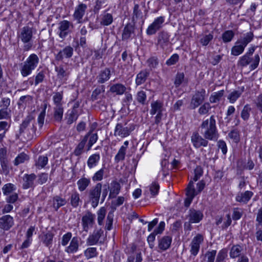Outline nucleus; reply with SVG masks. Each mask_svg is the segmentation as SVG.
I'll return each instance as SVG.
<instances>
[{
  "instance_id": "f257e3e1",
  "label": "nucleus",
  "mask_w": 262,
  "mask_h": 262,
  "mask_svg": "<svg viewBox=\"0 0 262 262\" xmlns=\"http://www.w3.org/2000/svg\"><path fill=\"white\" fill-rule=\"evenodd\" d=\"M201 133L206 139L211 141H216L219 135L216 126V120L213 115L209 119L203 121L201 124Z\"/></svg>"
},
{
  "instance_id": "f03ea898",
  "label": "nucleus",
  "mask_w": 262,
  "mask_h": 262,
  "mask_svg": "<svg viewBox=\"0 0 262 262\" xmlns=\"http://www.w3.org/2000/svg\"><path fill=\"white\" fill-rule=\"evenodd\" d=\"M35 29L33 27L26 26L21 28L17 32V38L24 44L23 50L28 51L33 46L32 38Z\"/></svg>"
},
{
  "instance_id": "7ed1b4c3",
  "label": "nucleus",
  "mask_w": 262,
  "mask_h": 262,
  "mask_svg": "<svg viewBox=\"0 0 262 262\" xmlns=\"http://www.w3.org/2000/svg\"><path fill=\"white\" fill-rule=\"evenodd\" d=\"M39 62V58L35 54H31L26 60L21 64L20 72L23 77H27L30 75Z\"/></svg>"
},
{
  "instance_id": "20e7f679",
  "label": "nucleus",
  "mask_w": 262,
  "mask_h": 262,
  "mask_svg": "<svg viewBox=\"0 0 262 262\" xmlns=\"http://www.w3.org/2000/svg\"><path fill=\"white\" fill-rule=\"evenodd\" d=\"M35 124V119L33 116L32 115H28L20 125L19 133L22 134L25 131H28L29 132L28 139H32L35 135L36 130Z\"/></svg>"
},
{
  "instance_id": "39448f33",
  "label": "nucleus",
  "mask_w": 262,
  "mask_h": 262,
  "mask_svg": "<svg viewBox=\"0 0 262 262\" xmlns=\"http://www.w3.org/2000/svg\"><path fill=\"white\" fill-rule=\"evenodd\" d=\"M106 239V235L101 228H95L92 233H90L86 240L88 246L102 245Z\"/></svg>"
},
{
  "instance_id": "423d86ee",
  "label": "nucleus",
  "mask_w": 262,
  "mask_h": 262,
  "mask_svg": "<svg viewBox=\"0 0 262 262\" xmlns=\"http://www.w3.org/2000/svg\"><path fill=\"white\" fill-rule=\"evenodd\" d=\"M101 189L102 184L98 183L88 191L89 200L94 208L98 205L101 196Z\"/></svg>"
},
{
  "instance_id": "0eeeda50",
  "label": "nucleus",
  "mask_w": 262,
  "mask_h": 262,
  "mask_svg": "<svg viewBox=\"0 0 262 262\" xmlns=\"http://www.w3.org/2000/svg\"><path fill=\"white\" fill-rule=\"evenodd\" d=\"M259 61L258 54L255 55L253 58L245 54L240 57L237 62V66L244 68L250 64V69L253 70L258 67Z\"/></svg>"
},
{
  "instance_id": "6e6552de",
  "label": "nucleus",
  "mask_w": 262,
  "mask_h": 262,
  "mask_svg": "<svg viewBox=\"0 0 262 262\" xmlns=\"http://www.w3.org/2000/svg\"><path fill=\"white\" fill-rule=\"evenodd\" d=\"M127 122L128 121L125 120L121 122L117 123L114 130L115 136L125 138L130 134L131 132L134 129V128H132L129 125H127Z\"/></svg>"
},
{
  "instance_id": "1a4fd4ad",
  "label": "nucleus",
  "mask_w": 262,
  "mask_h": 262,
  "mask_svg": "<svg viewBox=\"0 0 262 262\" xmlns=\"http://www.w3.org/2000/svg\"><path fill=\"white\" fill-rule=\"evenodd\" d=\"M206 97V91L204 89L195 91L194 94L192 95L189 108L191 110H194L205 101Z\"/></svg>"
},
{
  "instance_id": "9d476101",
  "label": "nucleus",
  "mask_w": 262,
  "mask_h": 262,
  "mask_svg": "<svg viewBox=\"0 0 262 262\" xmlns=\"http://www.w3.org/2000/svg\"><path fill=\"white\" fill-rule=\"evenodd\" d=\"M165 20V18L163 16H160L156 18L147 27L146 30L147 35L151 36L156 34L164 26Z\"/></svg>"
},
{
  "instance_id": "9b49d317",
  "label": "nucleus",
  "mask_w": 262,
  "mask_h": 262,
  "mask_svg": "<svg viewBox=\"0 0 262 262\" xmlns=\"http://www.w3.org/2000/svg\"><path fill=\"white\" fill-rule=\"evenodd\" d=\"M95 214L92 213L89 210L85 211L81 219V224L83 231L87 232L90 229L92 228L95 224Z\"/></svg>"
},
{
  "instance_id": "f8f14e48",
  "label": "nucleus",
  "mask_w": 262,
  "mask_h": 262,
  "mask_svg": "<svg viewBox=\"0 0 262 262\" xmlns=\"http://www.w3.org/2000/svg\"><path fill=\"white\" fill-rule=\"evenodd\" d=\"M207 139L201 136L197 132H193L191 137V141L193 146L196 148L206 147L208 144Z\"/></svg>"
},
{
  "instance_id": "ddd939ff",
  "label": "nucleus",
  "mask_w": 262,
  "mask_h": 262,
  "mask_svg": "<svg viewBox=\"0 0 262 262\" xmlns=\"http://www.w3.org/2000/svg\"><path fill=\"white\" fill-rule=\"evenodd\" d=\"M204 217L203 213L199 210L190 208L186 215V219L192 223H198L201 221Z\"/></svg>"
},
{
  "instance_id": "4468645a",
  "label": "nucleus",
  "mask_w": 262,
  "mask_h": 262,
  "mask_svg": "<svg viewBox=\"0 0 262 262\" xmlns=\"http://www.w3.org/2000/svg\"><path fill=\"white\" fill-rule=\"evenodd\" d=\"M73 54V48L70 46H67L62 50H60L55 55V59L56 61H62L63 58H70Z\"/></svg>"
},
{
  "instance_id": "2eb2a0df",
  "label": "nucleus",
  "mask_w": 262,
  "mask_h": 262,
  "mask_svg": "<svg viewBox=\"0 0 262 262\" xmlns=\"http://www.w3.org/2000/svg\"><path fill=\"white\" fill-rule=\"evenodd\" d=\"M203 241V237L201 234H198L193 237L190 245V252L192 255L195 256L198 254Z\"/></svg>"
},
{
  "instance_id": "dca6fc26",
  "label": "nucleus",
  "mask_w": 262,
  "mask_h": 262,
  "mask_svg": "<svg viewBox=\"0 0 262 262\" xmlns=\"http://www.w3.org/2000/svg\"><path fill=\"white\" fill-rule=\"evenodd\" d=\"M88 6L83 3L79 4L75 8L73 14L74 18L77 21L78 23H82V19L85 14Z\"/></svg>"
},
{
  "instance_id": "f3484780",
  "label": "nucleus",
  "mask_w": 262,
  "mask_h": 262,
  "mask_svg": "<svg viewBox=\"0 0 262 262\" xmlns=\"http://www.w3.org/2000/svg\"><path fill=\"white\" fill-rule=\"evenodd\" d=\"M172 237L169 235L164 236L158 239L157 250L159 252L165 251L168 249L171 244Z\"/></svg>"
},
{
  "instance_id": "a211bd4d",
  "label": "nucleus",
  "mask_w": 262,
  "mask_h": 262,
  "mask_svg": "<svg viewBox=\"0 0 262 262\" xmlns=\"http://www.w3.org/2000/svg\"><path fill=\"white\" fill-rule=\"evenodd\" d=\"M170 43L169 35L164 31L160 32L158 35V45L162 49H166Z\"/></svg>"
},
{
  "instance_id": "6ab92c4d",
  "label": "nucleus",
  "mask_w": 262,
  "mask_h": 262,
  "mask_svg": "<svg viewBox=\"0 0 262 262\" xmlns=\"http://www.w3.org/2000/svg\"><path fill=\"white\" fill-rule=\"evenodd\" d=\"M14 225V219L10 215H4L0 217V229L9 230Z\"/></svg>"
},
{
  "instance_id": "aec40b11",
  "label": "nucleus",
  "mask_w": 262,
  "mask_h": 262,
  "mask_svg": "<svg viewBox=\"0 0 262 262\" xmlns=\"http://www.w3.org/2000/svg\"><path fill=\"white\" fill-rule=\"evenodd\" d=\"M55 71L57 73V77L62 81H66L70 74L69 69L63 64L55 67Z\"/></svg>"
},
{
  "instance_id": "412c9836",
  "label": "nucleus",
  "mask_w": 262,
  "mask_h": 262,
  "mask_svg": "<svg viewBox=\"0 0 262 262\" xmlns=\"http://www.w3.org/2000/svg\"><path fill=\"white\" fill-rule=\"evenodd\" d=\"M254 193L251 191L247 190L245 192H239L237 193L235 196V201L240 203L244 204H247Z\"/></svg>"
},
{
  "instance_id": "4be33fe9",
  "label": "nucleus",
  "mask_w": 262,
  "mask_h": 262,
  "mask_svg": "<svg viewBox=\"0 0 262 262\" xmlns=\"http://www.w3.org/2000/svg\"><path fill=\"white\" fill-rule=\"evenodd\" d=\"M67 201L65 198L63 197L62 194L56 195L52 199V207L55 210L57 211L61 207L66 205Z\"/></svg>"
},
{
  "instance_id": "5701e85b",
  "label": "nucleus",
  "mask_w": 262,
  "mask_h": 262,
  "mask_svg": "<svg viewBox=\"0 0 262 262\" xmlns=\"http://www.w3.org/2000/svg\"><path fill=\"white\" fill-rule=\"evenodd\" d=\"M70 26H72V24L68 20H63L59 24L58 29L59 30V36L63 39L68 34V30Z\"/></svg>"
},
{
  "instance_id": "b1692460",
  "label": "nucleus",
  "mask_w": 262,
  "mask_h": 262,
  "mask_svg": "<svg viewBox=\"0 0 262 262\" xmlns=\"http://www.w3.org/2000/svg\"><path fill=\"white\" fill-rule=\"evenodd\" d=\"M79 238L77 236L73 237L70 241V245L65 249V251L69 253H75L77 252L79 247Z\"/></svg>"
},
{
  "instance_id": "393cba45",
  "label": "nucleus",
  "mask_w": 262,
  "mask_h": 262,
  "mask_svg": "<svg viewBox=\"0 0 262 262\" xmlns=\"http://www.w3.org/2000/svg\"><path fill=\"white\" fill-rule=\"evenodd\" d=\"M36 178L34 173L30 174H25L23 177V187L24 189H28L34 186V181Z\"/></svg>"
},
{
  "instance_id": "a878e982",
  "label": "nucleus",
  "mask_w": 262,
  "mask_h": 262,
  "mask_svg": "<svg viewBox=\"0 0 262 262\" xmlns=\"http://www.w3.org/2000/svg\"><path fill=\"white\" fill-rule=\"evenodd\" d=\"M163 103L161 101L156 100L151 102L150 106V114L151 115H155L156 113H162L164 108Z\"/></svg>"
},
{
  "instance_id": "bb28decb",
  "label": "nucleus",
  "mask_w": 262,
  "mask_h": 262,
  "mask_svg": "<svg viewBox=\"0 0 262 262\" xmlns=\"http://www.w3.org/2000/svg\"><path fill=\"white\" fill-rule=\"evenodd\" d=\"M135 25L134 24L127 23L125 25L122 34L123 40L128 39L131 37L132 34L134 33Z\"/></svg>"
},
{
  "instance_id": "cd10ccee",
  "label": "nucleus",
  "mask_w": 262,
  "mask_h": 262,
  "mask_svg": "<svg viewBox=\"0 0 262 262\" xmlns=\"http://www.w3.org/2000/svg\"><path fill=\"white\" fill-rule=\"evenodd\" d=\"M91 131H89L83 138L80 143L78 144L77 147L75 148L74 150V154L76 156H80L83 152V149L85 145V144L88 141L89 137H90V134H91Z\"/></svg>"
},
{
  "instance_id": "c85d7f7f",
  "label": "nucleus",
  "mask_w": 262,
  "mask_h": 262,
  "mask_svg": "<svg viewBox=\"0 0 262 262\" xmlns=\"http://www.w3.org/2000/svg\"><path fill=\"white\" fill-rule=\"evenodd\" d=\"M111 74L109 68H105L101 70L97 77V81L99 83H103L110 78Z\"/></svg>"
},
{
  "instance_id": "c756f323",
  "label": "nucleus",
  "mask_w": 262,
  "mask_h": 262,
  "mask_svg": "<svg viewBox=\"0 0 262 262\" xmlns=\"http://www.w3.org/2000/svg\"><path fill=\"white\" fill-rule=\"evenodd\" d=\"M149 75V72L147 70L141 71L136 76L135 83L138 86L144 83Z\"/></svg>"
},
{
  "instance_id": "7c9ffc66",
  "label": "nucleus",
  "mask_w": 262,
  "mask_h": 262,
  "mask_svg": "<svg viewBox=\"0 0 262 262\" xmlns=\"http://www.w3.org/2000/svg\"><path fill=\"white\" fill-rule=\"evenodd\" d=\"M132 22L135 24L139 19H142V23H144V19H143V13L140 9L138 4H135L133 8V12L132 15Z\"/></svg>"
},
{
  "instance_id": "2f4dec72",
  "label": "nucleus",
  "mask_w": 262,
  "mask_h": 262,
  "mask_svg": "<svg viewBox=\"0 0 262 262\" xmlns=\"http://www.w3.org/2000/svg\"><path fill=\"white\" fill-rule=\"evenodd\" d=\"M120 184L117 181H113L111 184L109 198H114L119 194L120 190Z\"/></svg>"
},
{
  "instance_id": "473e14b6",
  "label": "nucleus",
  "mask_w": 262,
  "mask_h": 262,
  "mask_svg": "<svg viewBox=\"0 0 262 262\" xmlns=\"http://www.w3.org/2000/svg\"><path fill=\"white\" fill-rule=\"evenodd\" d=\"M90 184V179L84 177H82L77 182L78 190L80 192L85 190Z\"/></svg>"
},
{
  "instance_id": "72a5a7b5",
  "label": "nucleus",
  "mask_w": 262,
  "mask_h": 262,
  "mask_svg": "<svg viewBox=\"0 0 262 262\" xmlns=\"http://www.w3.org/2000/svg\"><path fill=\"white\" fill-rule=\"evenodd\" d=\"M126 88L121 83H116L112 85L110 89V91L112 93H115L118 95H121L126 91Z\"/></svg>"
},
{
  "instance_id": "f704fd0d",
  "label": "nucleus",
  "mask_w": 262,
  "mask_h": 262,
  "mask_svg": "<svg viewBox=\"0 0 262 262\" xmlns=\"http://www.w3.org/2000/svg\"><path fill=\"white\" fill-rule=\"evenodd\" d=\"M70 203L73 208H77L79 205L80 203L82 202L80 198V195L79 193L76 191H73L70 198Z\"/></svg>"
},
{
  "instance_id": "c9c22d12",
  "label": "nucleus",
  "mask_w": 262,
  "mask_h": 262,
  "mask_svg": "<svg viewBox=\"0 0 262 262\" xmlns=\"http://www.w3.org/2000/svg\"><path fill=\"white\" fill-rule=\"evenodd\" d=\"M54 234L51 231H48L41 236V241L48 247H51L52 245Z\"/></svg>"
},
{
  "instance_id": "e433bc0d",
  "label": "nucleus",
  "mask_w": 262,
  "mask_h": 262,
  "mask_svg": "<svg viewBox=\"0 0 262 262\" xmlns=\"http://www.w3.org/2000/svg\"><path fill=\"white\" fill-rule=\"evenodd\" d=\"M79 114L78 112H75L74 111H69L65 117L66 123L68 125H71L73 122L76 121L78 119Z\"/></svg>"
},
{
  "instance_id": "4c0bfd02",
  "label": "nucleus",
  "mask_w": 262,
  "mask_h": 262,
  "mask_svg": "<svg viewBox=\"0 0 262 262\" xmlns=\"http://www.w3.org/2000/svg\"><path fill=\"white\" fill-rule=\"evenodd\" d=\"M243 247L239 245H234L230 249L229 255L231 258H235L241 256Z\"/></svg>"
},
{
  "instance_id": "58836bf2",
  "label": "nucleus",
  "mask_w": 262,
  "mask_h": 262,
  "mask_svg": "<svg viewBox=\"0 0 262 262\" xmlns=\"http://www.w3.org/2000/svg\"><path fill=\"white\" fill-rule=\"evenodd\" d=\"M100 159V156L99 154H93L90 156L87 161V165L89 168L91 169L95 167Z\"/></svg>"
},
{
  "instance_id": "ea45409f",
  "label": "nucleus",
  "mask_w": 262,
  "mask_h": 262,
  "mask_svg": "<svg viewBox=\"0 0 262 262\" xmlns=\"http://www.w3.org/2000/svg\"><path fill=\"white\" fill-rule=\"evenodd\" d=\"M242 43H238L237 40L235 45L231 48V54L233 56H238L243 53L245 48Z\"/></svg>"
},
{
  "instance_id": "a19ab883",
  "label": "nucleus",
  "mask_w": 262,
  "mask_h": 262,
  "mask_svg": "<svg viewBox=\"0 0 262 262\" xmlns=\"http://www.w3.org/2000/svg\"><path fill=\"white\" fill-rule=\"evenodd\" d=\"M63 114V107L62 106H55L54 107V118L58 122L61 121Z\"/></svg>"
},
{
  "instance_id": "79ce46f5",
  "label": "nucleus",
  "mask_w": 262,
  "mask_h": 262,
  "mask_svg": "<svg viewBox=\"0 0 262 262\" xmlns=\"http://www.w3.org/2000/svg\"><path fill=\"white\" fill-rule=\"evenodd\" d=\"M113 21V17L111 14L104 12L101 15L100 24L103 26H108Z\"/></svg>"
},
{
  "instance_id": "37998d69",
  "label": "nucleus",
  "mask_w": 262,
  "mask_h": 262,
  "mask_svg": "<svg viewBox=\"0 0 262 262\" xmlns=\"http://www.w3.org/2000/svg\"><path fill=\"white\" fill-rule=\"evenodd\" d=\"M186 189L187 196L194 198L199 193L198 191L195 189L193 182L191 180L189 182Z\"/></svg>"
},
{
  "instance_id": "c03bdc74",
  "label": "nucleus",
  "mask_w": 262,
  "mask_h": 262,
  "mask_svg": "<svg viewBox=\"0 0 262 262\" xmlns=\"http://www.w3.org/2000/svg\"><path fill=\"white\" fill-rule=\"evenodd\" d=\"M253 37V33L252 32H249L245 34L243 37L238 39L237 40L238 42L242 43L244 46L246 47L247 45L252 40Z\"/></svg>"
},
{
  "instance_id": "a18cd8bd",
  "label": "nucleus",
  "mask_w": 262,
  "mask_h": 262,
  "mask_svg": "<svg viewBox=\"0 0 262 262\" xmlns=\"http://www.w3.org/2000/svg\"><path fill=\"white\" fill-rule=\"evenodd\" d=\"M84 255L88 259L97 257L98 255L97 248L95 247L88 248L84 251Z\"/></svg>"
},
{
  "instance_id": "49530a36",
  "label": "nucleus",
  "mask_w": 262,
  "mask_h": 262,
  "mask_svg": "<svg viewBox=\"0 0 262 262\" xmlns=\"http://www.w3.org/2000/svg\"><path fill=\"white\" fill-rule=\"evenodd\" d=\"M244 88L242 90H235L232 92L228 96L227 99L231 103H234L241 96L244 91Z\"/></svg>"
},
{
  "instance_id": "de8ad7c7",
  "label": "nucleus",
  "mask_w": 262,
  "mask_h": 262,
  "mask_svg": "<svg viewBox=\"0 0 262 262\" xmlns=\"http://www.w3.org/2000/svg\"><path fill=\"white\" fill-rule=\"evenodd\" d=\"M146 63L150 70L157 68L159 65V59L157 56H151L146 61Z\"/></svg>"
},
{
  "instance_id": "09e8293b",
  "label": "nucleus",
  "mask_w": 262,
  "mask_h": 262,
  "mask_svg": "<svg viewBox=\"0 0 262 262\" xmlns=\"http://www.w3.org/2000/svg\"><path fill=\"white\" fill-rule=\"evenodd\" d=\"M48 162V158L46 156H39L35 161V166L38 168H43Z\"/></svg>"
},
{
  "instance_id": "8fccbe9b",
  "label": "nucleus",
  "mask_w": 262,
  "mask_h": 262,
  "mask_svg": "<svg viewBox=\"0 0 262 262\" xmlns=\"http://www.w3.org/2000/svg\"><path fill=\"white\" fill-rule=\"evenodd\" d=\"M16 189L15 185L12 183L5 184L2 187V191L4 195H8Z\"/></svg>"
},
{
  "instance_id": "3c124183",
  "label": "nucleus",
  "mask_w": 262,
  "mask_h": 262,
  "mask_svg": "<svg viewBox=\"0 0 262 262\" xmlns=\"http://www.w3.org/2000/svg\"><path fill=\"white\" fill-rule=\"evenodd\" d=\"M224 94V90H221L217 92L213 93L209 98V101L211 103H216L221 99Z\"/></svg>"
},
{
  "instance_id": "603ef678",
  "label": "nucleus",
  "mask_w": 262,
  "mask_h": 262,
  "mask_svg": "<svg viewBox=\"0 0 262 262\" xmlns=\"http://www.w3.org/2000/svg\"><path fill=\"white\" fill-rule=\"evenodd\" d=\"M106 210L105 207H101L97 211V221L99 225H103V220L105 216Z\"/></svg>"
},
{
  "instance_id": "864d4df0",
  "label": "nucleus",
  "mask_w": 262,
  "mask_h": 262,
  "mask_svg": "<svg viewBox=\"0 0 262 262\" xmlns=\"http://www.w3.org/2000/svg\"><path fill=\"white\" fill-rule=\"evenodd\" d=\"M235 35L234 33L232 30H227L222 34V39L224 43L231 41Z\"/></svg>"
},
{
  "instance_id": "5fc2aeb1",
  "label": "nucleus",
  "mask_w": 262,
  "mask_h": 262,
  "mask_svg": "<svg viewBox=\"0 0 262 262\" xmlns=\"http://www.w3.org/2000/svg\"><path fill=\"white\" fill-rule=\"evenodd\" d=\"M227 249L223 248L221 250L217 255L215 262H225V260L227 257Z\"/></svg>"
},
{
  "instance_id": "6e6d98bb",
  "label": "nucleus",
  "mask_w": 262,
  "mask_h": 262,
  "mask_svg": "<svg viewBox=\"0 0 262 262\" xmlns=\"http://www.w3.org/2000/svg\"><path fill=\"white\" fill-rule=\"evenodd\" d=\"M29 160V157L26 154L22 152L19 154L15 159L14 164L17 166L21 163H24L26 161Z\"/></svg>"
},
{
  "instance_id": "4d7b16f0",
  "label": "nucleus",
  "mask_w": 262,
  "mask_h": 262,
  "mask_svg": "<svg viewBox=\"0 0 262 262\" xmlns=\"http://www.w3.org/2000/svg\"><path fill=\"white\" fill-rule=\"evenodd\" d=\"M251 111V108L249 105L244 106L241 112V117L244 120L246 121L249 119Z\"/></svg>"
},
{
  "instance_id": "13d9d810",
  "label": "nucleus",
  "mask_w": 262,
  "mask_h": 262,
  "mask_svg": "<svg viewBox=\"0 0 262 262\" xmlns=\"http://www.w3.org/2000/svg\"><path fill=\"white\" fill-rule=\"evenodd\" d=\"M105 91V86L103 85H101L97 87L92 93L91 98L92 99L96 100L98 99V96L100 94L104 93Z\"/></svg>"
},
{
  "instance_id": "bf43d9fd",
  "label": "nucleus",
  "mask_w": 262,
  "mask_h": 262,
  "mask_svg": "<svg viewBox=\"0 0 262 262\" xmlns=\"http://www.w3.org/2000/svg\"><path fill=\"white\" fill-rule=\"evenodd\" d=\"M105 167H102L96 171L92 177V180L94 182L100 181L103 179Z\"/></svg>"
},
{
  "instance_id": "052dcab7",
  "label": "nucleus",
  "mask_w": 262,
  "mask_h": 262,
  "mask_svg": "<svg viewBox=\"0 0 262 262\" xmlns=\"http://www.w3.org/2000/svg\"><path fill=\"white\" fill-rule=\"evenodd\" d=\"M213 35L212 33L203 35L200 39V43L204 46H207L210 41L212 40Z\"/></svg>"
},
{
  "instance_id": "680f3d73",
  "label": "nucleus",
  "mask_w": 262,
  "mask_h": 262,
  "mask_svg": "<svg viewBox=\"0 0 262 262\" xmlns=\"http://www.w3.org/2000/svg\"><path fill=\"white\" fill-rule=\"evenodd\" d=\"M126 154V150L124 147H120L118 153L115 157V161L116 162L118 163L120 161L124 160Z\"/></svg>"
},
{
  "instance_id": "e2e57ef3",
  "label": "nucleus",
  "mask_w": 262,
  "mask_h": 262,
  "mask_svg": "<svg viewBox=\"0 0 262 262\" xmlns=\"http://www.w3.org/2000/svg\"><path fill=\"white\" fill-rule=\"evenodd\" d=\"M185 75L184 73H178L176 74L175 80L174 81V85L176 88H178L184 81Z\"/></svg>"
},
{
  "instance_id": "0e129e2a",
  "label": "nucleus",
  "mask_w": 262,
  "mask_h": 262,
  "mask_svg": "<svg viewBox=\"0 0 262 262\" xmlns=\"http://www.w3.org/2000/svg\"><path fill=\"white\" fill-rule=\"evenodd\" d=\"M147 96L145 92L140 91L137 93L136 99L138 102L142 104H145Z\"/></svg>"
},
{
  "instance_id": "69168bd1",
  "label": "nucleus",
  "mask_w": 262,
  "mask_h": 262,
  "mask_svg": "<svg viewBox=\"0 0 262 262\" xmlns=\"http://www.w3.org/2000/svg\"><path fill=\"white\" fill-rule=\"evenodd\" d=\"M211 108V107L209 103L205 102L200 107L198 113L200 115H206L208 113Z\"/></svg>"
},
{
  "instance_id": "338daca9",
  "label": "nucleus",
  "mask_w": 262,
  "mask_h": 262,
  "mask_svg": "<svg viewBox=\"0 0 262 262\" xmlns=\"http://www.w3.org/2000/svg\"><path fill=\"white\" fill-rule=\"evenodd\" d=\"M11 118V111L8 108H1L0 110V120L9 119Z\"/></svg>"
},
{
  "instance_id": "774afa93",
  "label": "nucleus",
  "mask_w": 262,
  "mask_h": 262,
  "mask_svg": "<svg viewBox=\"0 0 262 262\" xmlns=\"http://www.w3.org/2000/svg\"><path fill=\"white\" fill-rule=\"evenodd\" d=\"M216 254V250L208 251L205 253V257L207 259V262H214Z\"/></svg>"
}]
</instances>
